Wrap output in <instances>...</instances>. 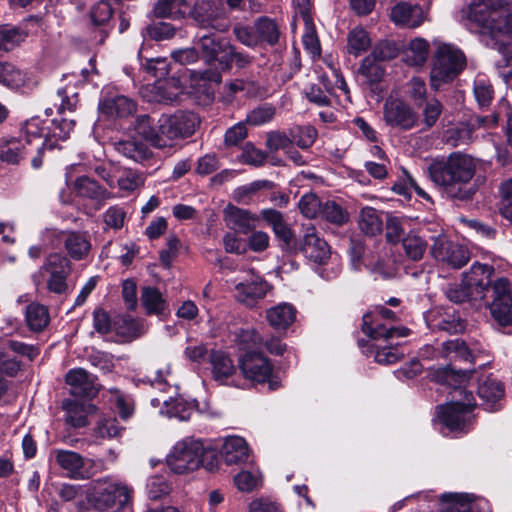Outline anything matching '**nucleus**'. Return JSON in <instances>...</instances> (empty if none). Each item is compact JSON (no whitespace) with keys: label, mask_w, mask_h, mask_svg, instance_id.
Returning a JSON list of instances; mask_svg holds the SVG:
<instances>
[{"label":"nucleus","mask_w":512,"mask_h":512,"mask_svg":"<svg viewBox=\"0 0 512 512\" xmlns=\"http://www.w3.org/2000/svg\"><path fill=\"white\" fill-rule=\"evenodd\" d=\"M405 257L411 261H420L428 247V243L417 231H409L401 242Z\"/></svg>","instance_id":"obj_34"},{"label":"nucleus","mask_w":512,"mask_h":512,"mask_svg":"<svg viewBox=\"0 0 512 512\" xmlns=\"http://www.w3.org/2000/svg\"><path fill=\"white\" fill-rule=\"evenodd\" d=\"M371 45L369 33L361 26H357L349 31L347 35V52L354 56H359L365 52Z\"/></svg>","instance_id":"obj_42"},{"label":"nucleus","mask_w":512,"mask_h":512,"mask_svg":"<svg viewBox=\"0 0 512 512\" xmlns=\"http://www.w3.org/2000/svg\"><path fill=\"white\" fill-rule=\"evenodd\" d=\"M373 314L366 313L363 316L362 331L369 338L373 340H390L393 338L406 337L409 335L410 330L406 327H386L385 325H377L373 327Z\"/></svg>","instance_id":"obj_26"},{"label":"nucleus","mask_w":512,"mask_h":512,"mask_svg":"<svg viewBox=\"0 0 512 512\" xmlns=\"http://www.w3.org/2000/svg\"><path fill=\"white\" fill-rule=\"evenodd\" d=\"M300 212L307 218H315L320 215L322 202L314 193L303 195L298 203Z\"/></svg>","instance_id":"obj_56"},{"label":"nucleus","mask_w":512,"mask_h":512,"mask_svg":"<svg viewBox=\"0 0 512 512\" xmlns=\"http://www.w3.org/2000/svg\"><path fill=\"white\" fill-rule=\"evenodd\" d=\"M66 411V422L75 428L88 424V416L96 412V407L91 403L80 401H66L63 406Z\"/></svg>","instance_id":"obj_30"},{"label":"nucleus","mask_w":512,"mask_h":512,"mask_svg":"<svg viewBox=\"0 0 512 512\" xmlns=\"http://www.w3.org/2000/svg\"><path fill=\"white\" fill-rule=\"evenodd\" d=\"M74 190L79 196L94 200L106 199L109 195L105 188L87 176H81L75 180Z\"/></svg>","instance_id":"obj_38"},{"label":"nucleus","mask_w":512,"mask_h":512,"mask_svg":"<svg viewBox=\"0 0 512 512\" xmlns=\"http://www.w3.org/2000/svg\"><path fill=\"white\" fill-rule=\"evenodd\" d=\"M226 226L235 233L248 234L253 231L259 217L248 210L229 204L223 211Z\"/></svg>","instance_id":"obj_21"},{"label":"nucleus","mask_w":512,"mask_h":512,"mask_svg":"<svg viewBox=\"0 0 512 512\" xmlns=\"http://www.w3.org/2000/svg\"><path fill=\"white\" fill-rule=\"evenodd\" d=\"M158 123L161 137L167 147H171L173 141L192 136L200 127L201 119L195 112L179 110L170 115H162Z\"/></svg>","instance_id":"obj_10"},{"label":"nucleus","mask_w":512,"mask_h":512,"mask_svg":"<svg viewBox=\"0 0 512 512\" xmlns=\"http://www.w3.org/2000/svg\"><path fill=\"white\" fill-rule=\"evenodd\" d=\"M501 117L506 118L505 135L508 145L512 148V108L506 100L499 102L497 110L492 113V124H497Z\"/></svg>","instance_id":"obj_53"},{"label":"nucleus","mask_w":512,"mask_h":512,"mask_svg":"<svg viewBox=\"0 0 512 512\" xmlns=\"http://www.w3.org/2000/svg\"><path fill=\"white\" fill-rule=\"evenodd\" d=\"M451 501L448 502L442 512H477L473 508V504L468 499V496L464 495H451Z\"/></svg>","instance_id":"obj_64"},{"label":"nucleus","mask_w":512,"mask_h":512,"mask_svg":"<svg viewBox=\"0 0 512 512\" xmlns=\"http://www.w3.org/2000/svg\"><path fill=\"white\" fill-rule=\"evenodd\" d=\"M319 216L337 226L346 224L350 218L348 211L335 201L322 203Z\"/></svg>","instance_id":"obj_44"},{"label":"nucleus","mask_w":512,"mask_h":512,"mask_svg":"<svg viewBox=\"0 0 512 512\" xmlns=\"http://www.w3.org/2000/svg\"><path fill=\"white\" fill-rule=\"evenodd\" d=\"M492 271L493 269L489 265L473 264L470 274L466 275L462 282L450 285L447 288V298L454 303L485 299Z\"/></svg>","instance_id":"obj_6"},{"label":"nucleus","mask_w":512,"mask_h":512,"mask_svg":"<svg viewBox=\"0 0 512 512\" xmlns=\"http://www.w3.org/2000/svg\"><path fill=\"white\" fill-rule=\"evenodd\" d=\"M359 73L363 75L370 83H378L384 75V69L379 61L368 55L362 60L359 67Z\"/></svg>","instance_id":"obj_51"},{"label":"nucleus","mask_w":512,"mask_h":512,"mask_svg":"<svg viewBox=\"0 0 512 512\" xmlns=\"http://www.w3.org/2000/svg\"><path fill=\"white\" fill-rule=\"evenodd\" d=\"M190 11L186 0H157L154 14L158 18H179Z\"/></svg>","instance_id":"obj_36"},{"label":"nucleus","mask_w":512,"mask_h":512,"mask_svg":"<svg viewBox=\"0 0 512 512\" xmlns=\"http://www.w3.org/2000/svg\"><path fill=\"white\" fill-rule=\"evenodd\" d=\"M407 94L414 105L421 108L427 100L425 81L419 77H413L410 79L407 83Z\"/></svg>","instance_id":"obj_52"},{"label":"nucleus","mask_w":512,"mask_h":512,"mask_svg":"<svg viewBox=\"0 0 512 512\" xmlns=\"http://www.w3.org/2000/svg\"><path fill=\"white\" fill-rule=\"evenodd\" d=\"M25 318L27 326L34 332L43 331L50 322L49 310L40 303H30L26 307Z\"/></svg>","instance_id":"obj_35"},{"label":"nucleus","mask_w":512,"mask_h":512,"mask_svg":"<svg viewBox=\"0 0 512 512\" xmlns=\"http://www.w3.org/2000/svg\"><path fill=\"white\" fill-rule=\"evenodd\" d=\"M430 253L437 262L454 269L465 266L470 259V253L464 246L450 241L444 234L434 238Z\"/></svg>","instance_id":"obj_15"},{"label":"nucleus","mask_w":512,"mask_h":512,"mask_svg":"<svg viewBox=\"0 0 512 512\" xmlns=\"http://www.w3.org/2000/svg\"><path fill=\"white\" fill-rule=\"evenodd\" d=\"M126 211L120 206H111L103 214V221L109 228L119 230L124 226Z\"/></svg>","instance_id":"obj_60"},{"label":"nucleus","mask_w":512,"mask_h":512,"mask_svg":"<svg viewBox=\"0 0 512 512\" xmlns=\"http://www.w3.org/2000/svg\"><path fill=\"white\" fill-rule=\"evenodd\" d=\"M293 254L301 253L310 261L323 264L330 257V248L327 242L321 238L314 226L305 228L303 237L297 241Z\"/></svg>","instance_id":"obj_16"},{"label":"nucleus","mask_w":512,"mask_h":512,"mask_svg":"<svg viewBox=\"0 0 512 512\" xmlns=\"http://www.w3.org/2000/svg\"><path fill=\"white\" fill-rule=\"evenodd\" d=\"M148 36L156 41L171 39L176 33V28L170 23L158 22L147 27Z\"/></svg>","instance_id":"obj_63"},{"label":"nucleus","mask_w":512,"mask_h":512,"mask_svg":"<svg viewBox=\"0 0 512 512\" xmlns=\"http://www.w3.org/2000/svg\"><path fill=\"white\" fill-rule=\"evenodd\" d=\"M429 43L424 38L412 40L406 51L404 60L409 66H422L428 59Z\"/></svg>","instance_id":"obj_39"},{"label":"nucleus","mask_w":512,"mask_h":512,"mask_svg":"<svg viewBox=\"0 0 512 512\" xmlns=\"http://www.w3.org/2000/svg\"><path fill=\"white\" fill-rule=\"evenodd\" d=\"M478 396L487 410H496L498 402L504 397V386L491 376L479 383Z\"/></svg>","instance_id":"obj_29"},{"label":"nucleus","mask_w":512,"mask_h":512,"mask_svg":"<svg viewBox=\"0 0 512 512\" xmlns=\"http://www.w3.org/2000/svg\"><path fill=\"white\" fill-rule=\"evenodd\" d=\"M239 369L245 379L253 383H268L270 390L281 386L279 379L273 375V364L264 354L248 351L239 358Z\"/></svg>","instance_id":"obj_12"},{"label":"nucleus","mask_w":512,"mask_h":512,"mask_svg":"<svg viewBox=\"0 0 512 512\" xmlns=\"http://www.w3.org/2000/svg\"><path fill=\"white\" fill-rule=\"evenodd\" d=\"M210 362L212 373L217 381L224 382L235 372V366L230 357L222 351L211 353Z\"/></svg>","instance_id":"obj_37"},{"label":"nucleus","mask_w":512,"mask_h":512,"mask_svg":"<svg viewBox=\"0 0 512 512\" xmlns=\"http://www.w3.org/2000/svg\"><path fill=\"white\" fill-rule=\"evenodd\" d=\"M434 329L445 331L449 334H456L464 331L465 324L459 316L450 313H444L433 320Z\"/></svg>","instance_id":"obj_49"},{"label":"nucleus","mask_w":512,"mask_h":512,"mask_svg":"<svg viewBox=\"0 0 512 512\" xmlns=\"http://www.w3.org/2000/svg\"><path fill=\"white\" fill-rule=\"evenodd\" d=\"M121 430L116 418L104 417L98 420L94 434L98 438H113L119 436Z\"/></svg>","instance_id":"obj_58"},{"label":"nucleus","mask_w":512,"mask_h":512,"mask_svg":"<svg viewBox=\"0 0 512 512\" xmlns=\"http://www.w3.org/2000/svg\"><path fill=\"white\" fill-rule=\"evenodd\" d=\"M276 114V108L272 104H262L249 111L245 123L251 126H260L271 122Z\"/></svg>","instance_id":"obj_46"},{"label":"nucleus","mask_w":512,"mask_h":512,"mask_svg":"<svg viewBox=\"0 0 512 512\" xmlns=\"http://www.w3.org/2000/svg\"><path fill=\"white\" fill-rule=\"evenodd\" d=\"M398 53L399 49L395 42L384 40L377 43L369 55L382 62L396 58Z\"/></svg>","instance_id":"obj_57"},{"label":"nucleus","mask_w":512,"mask_h":512,"mask_svg":"<svg viewBox=\"0 0 512 512\" xmlns=\"http://www.w3.org/2000/svg\"><path fill=\"white\" fill-rule=\"evenodd\" d=\"M391 20L398 26L417 28L425 20V14L421 6L407 2L397 3L391 10Z\"/></svg>","instance_id":"obj_23"},{"label":"nucleus","mask_w":512,"mask_h":512,"mask_svg":"<svg viewBox=\"0 0 512 512\" xmlns=\"http://www.w3.org/2000/svg\"><path fill=\"white\" fill-rule=\"evenodd\" d=\"M471 369H453L450 366L437 369L433 379L454 388L461 398L452 397V401L438 407L441 422L451 431H461L466 426L468 414L476 406L472 393L467 392L462 385L471 377Z\"/></svg>","instance_id":"obj_3"},{"label":"nucleus","mask_w":512,"mask_h":512,"mask_svg":"<svg viewBox=\"0 0 512 512\" xmlns=\"http://www.w3.org/2000/svg\"><path fill=\"white\" fill-rule=\"evenodd\" d=\"M210 8V3L203 1L197 3L192 11L193 19L202 30L196 35V44L202 59L209 65L217 63L222 70L224 63H227V53L231 51V42L207 30L211 28L217 32H225L228 25L220 20Z\"/></svg>","instance_id":"obj_4"},{"label":"nucleus","mask_w":512,"mask_h":512,"mask_svg":"<svg viewBox=\"0 0 512 512\" xmlns=\"http://www.w3.org/2000/svg\"><path fill=\"white\" fill-rule=\"evenodd\" d=\"M134 129L141 137L149 141L152 146L159 149L167 147L163 137H161V131L153 128V120L149 115L137 116L134 122Z\"/></svg>","instance_id":"obj_33"},{"label":"nucleus","mask_w":512,"mask_h":512,"mask_svg":"<svg viewBox=\"0 0 512 512\" xmlns=\"http://www.w3.org/2000/svg\"><path fill=\"white\" fill-rule=\"evenodd\" d=\"M492 85L484 79H478L474 85V96L478 105L482 108L488 107L493 99Z\"/></svg>","instance_id":"obj_62"},{"label":"nucleus","mask_w":512,"mask_h":512,"mask_svg":"<svg viewBox=\"0 0 512 512\" xmlns=\"http://www.w3.org/2000/svg\"><path fill=\"white\" fill-rule=\"evenodd\" d=\"M267 153L258 149L252 142H246L242 147L240 162L254 167L262 166L266 159Z\"/></svg>","instance_id":"obj_50"},{"label":"nucleus","mask_w":512,"mask_h":512,"mask_svg":"<svg viewBox=\"0 0 512 512\" xmlns=\"http://www.w3.org/2000/svg\"><path fill=\"white\" fill-rule=\"evenodd\" d=\"M132 490L125 484L108 480L98 481L94 487L91 502L99 510L123 507L131 498Z\"/></svg>","instance_id":"obj_13"},{"label":"nucleus","mask_w":512,"mask_h":512,"mask_svg":"<svg viewBox=\"0 0 512 512\" xmlns=\"http://www.w3.org/2000/svg\"><path fill=\"white\" fill-rule=\"evenodd\" d=\"M141 303L149 315L161 314L166 309V301L160 291L154 287H144L142 289Z\"/></svg>","instance_id":"obj_43"},{"label":"nucleus","mask_w":512,"mask_h":512,"mask_svg":"<svg viewBox=\"0 0 512 512\" xmlns=\"http://www.w3.org/2000/svg\"><path fill=\"white\" fill-rule=\"evenodd\" d=\"M468 19L478 28L482 41L503 55L497 61V66L512 67V55L506 53V46L512 40V3L505 0H472Z\"/></svg>","instance_id":"obj_1"},{"label":"nucleus","mask_w":512,"mask_h":512,"mask_svg":"<svg viewBox=\"0 0 512 512\" xmlns=\"http://www.w3.org/2000/svg\"><path fill=\"white\" fill-rule=\"evenodd\" d=\"M222 456L228 465L244 463L249 458V449L242 437L228 438L222 447Z\"/></svg>","instance_id":"obj_32"},{"label":"nucleus","mask_w":512,"mask_h":512,"mask_svg":"<svg viewBox=\"0 0 512 512\" xmlns=\"http://www.w3.org/2000/svg\"><path fill=\"white\" fill-rule=\"evenodd\" d=\"M153 97L151 101L171 104L178 100L182 88L180 81L174 77L157 79L150 88Z\"/></svg>","instance_id":"obj_25"},{"label":"nucleus","mask_w":512,"mask_h":512,"mask_svg":"<svg viewBox=\"0 0 512 512\" xmlns=\"http://www.w3.org/2000/svg\"><path fill=\"white\" fill-rule=\"evenodd\" d=\"M265 145L270 152L286 151L292 145L290 133L286 134L279 130L269 131L266 133Z\"/></svg>","instance_id":"obj_54"},{"label":"nucleus","mask_w":512,"mask_h":512,"mask_svg":"<svg viewBox=\"0 0 512 512\" xmlns=\"http://www.w3.org/2000/svg\"><path fill=\"white\" fill-rule=\"evenodd\" d=\"M491 300L488 308L492 318L501 326L512 325V288L507 278L490 280L486 289V298Z\"/></svg>","instance_id":"obj_11"},{"label":"nucleus","mask_w":512,"mask_h":512,"mask_svg":"<svg viewBox=\"0 0 512 512\" xmlns=\"http://www.w3.org/2000/svg\"><path fill=\"white\" fill-rule=\"evenodd\" d=\"M476 172L472 157L453 152L433 160L427 168L428 177L450 199L469 200L476 189L469 186Z\"/></svg>","instance_id":"obj_2"},{"label":"nucleus","mask_w":512,"mask_h":512,"mask_svg":"<svg viewBox=\"0 0 512 512\" xmlns=\"http://www.w3.org/2000/svg\"><path fill=\"white\" fill-rule=\"evenodd\" d=\"M233 34L240 43L247 47L254 48L259 44L255 24L253 26L237 24L233 28Z\"/></svg>","instance_id":"obj_59"},{"label":"nucleus","mask_w":512,"mask_h":512,"mask_svg":"<svg viewBox=\"0 0 512 512\" xmlns=\"http://www.w3.org/2000/svg\"><path fill=\"white\" fill-rule=\"evenodd\" d=\"M358 226L364 234L375 236L382 232L383 223L376 209L364 207L360 211Z\"/></svg>","instance_id":"obj_41"},{"label":"nucleus","mask_w":512,"mask_h":512,"mask_svg":"<svg viewBox=\"0 0 512 512\" xmlns=\"http://www.w3.org/2000/svg\"><path fill=\"white\" fill-rule=\"evenodd\" d=\"M255 30L257 31L258 41L269 45H275L280 38V29L278 24L271 18L263 16L255 21Z\"/></svg>","instance_id":"obj_40"},{"label":"nucleus","mask_w":512,"mask_h":512,"mask_svg":"<svg viewBox=\"0 0 512 512\" xmlns=\"http://www.w3.org/2000/svg\"><path fill=\"white\" fill-rule=\"evenodd\" d=\"M466 57L457 47L439 43L433 56L431 68V86L439 89L443 83L455 79L465 68Z\"/></svg>","instance_id":"obj_7"},{"label":"nucleus","mask_w":512,"mask_h":512,"mask_svg":"<svg viewBox=\"0 0 512 512\" xmlns=\"http://www.w3.org/2000/svg\"><path fill=\"white\" fill-rule=\"evenodd\" d=\"M269 289V284L261 276L250 272L235 285V298L238 302L252 308L266 296Z\"/></svg>","instance_id":"obj_19"},{"label":"nucleus","mask_w":512,"mask_h":512,"mask_svg":"<svg viewBox=\"0 0 512 512\" xmlns=\"http://www.w3.org/2000/svg\"><path fill=\"white\" fill-rule=\"evenodd\" d=\"M112 145L118 153L138 163L150 159L153 155L144 142L135 138L117 140Z\"/></svg>","instance_id":"obj_27"},{"label":"nucleus","mask_w":512,"mask_h":512,"mask_svg":"<svg viewBox=\"0 0 512 512\" xmlns=\"http://www.w3.org/2000/svg\"><path fill=\"white\" fill-rule=\"evenodd\" d=\"M65 379L71 394L76 397L92 398L98 392L96 378L83 368L70 370Z\"/></svg>","instance_id":"obj_22"},{"label":"nucleus","mask_w":512,"mask_h":512,"mask_svg":"<svg viewBox=\"0 0 512 512\" xmlns=\"http://www.w3.org/2000/svg\"><path fill=\"white\" fill-rule=\"evenodd\" d=\"M99 110L109 118H124L136 111V104L123 95H107L100 101Z\"/></svg>","instance_id":"obj_24"},{"label":"nucleus","mask_w":512,"mask_h":512,"mask_svg":"<svg viewBox=\"0 0 512 512\" xmlns=\"http://www.w3.org/2000/svg\"><path fill=\"white\" fill-rule=\"evenodd\" d=\"M440 353L443 358L449 359L451 361H463L464 363L470 365V367H465L464 369L474 370L473 366L484 355L485 350L478 344L468 346L465 341L457 338L443 342L441 344ZM448 366L455 369V367H453L451 364L447 365L446 367ZM459 369L460 368H458V370ZM473 373L474 371H472L471 375Z\"/></svg>","instance_id":"obj_17"},{"label":"nucleus","mask_w":512,"mask_h":512,"mask_svg":"<svg viewBox=\"0 0 512 512\" xmlns=\"http://www.w3.org/2000/svg\"><path fill=\"white\" fill-rule=\"evenodd\" d=\"M57 465L72 479H89L93 476V461L77 452L57 449L53 452Z\"/></svg>","instance_id":"obj_18"},{"label":"nucleus","mask_w":512,"mask_h":512,"mask_svg":"<svg viewBox=\"0 0 512 512\" xmlns=\"http://www.w3.org/2000/svg\"><path fill=\"white\" fill-rule=\"evenodd\" d=\"M268 323L277 331L286 330L296 319V309L288 303L278 304L266 312Z\"/></svg>","instance_id":"obj_31"},{"label":"nucleus","mask_w":512,"mask_h":512,"mask_svg":"<svg viewBox=\"0 0 512 512\" xmlns=\"http://www.w3.org/2000/svg\"><path fill=\"white\" fill-rule=\"evenodd\" d=\"M29 84L26 71L12 62L0 60V85L11 90H18Z\"/></svg>","instance_id":"obj_28"},{"label":"nucleus","mask_w":512,"mask_h":512,"mask_svg":"<svg viewBox=\"0 0 512 512\" xmlns=\"http://www.w3.org/2000/svg\"><path fill=\"white\" fill-rule=\"evenodd\" d=\"M383 120L393 129L409 131L417 127L419 116L404 100L389 97L383 105Z\"/></svg>","instance_id":"obj_14"},{"label":"nucleus","mask_w":512,"mask_h":512,"mask_svg":"<svg viewBox=\"0 0 512 512\" xmlns=\"http://www.w3.org/2000/svg\"><path fill=\"white\" fill-rule=\"evenodd\" d=\"M25 39V34L18 27L11 25L0 26V51L9 52Z\"/></svg>","instance_id":"obj_45"},{"label":"nucleus","mask_w":512,"mask_h":512,"mask_svg":"<svg viewBox=\"0 0 512 512\" xmlns=\"http://www.w3.org/2000/svg\"><path fill=\"white\" fill-rule=\"evenodd\" d=\"M59 237L70 260L81 261L89 256L92 243L88 232L67 230L62 231Z\"/></svg>","instance_id":"obj_20"},{"label":"nucleus","mask_w":512,"mask_h":512,"mask_svg":"<svg viewBox=\"0 0 512 512\" xmlns=\"http://www.w3.org/2000/svg\"><path fill=\"white\" fill-rule=\"evenodd\" d=\"M213 456L206 452L202 442L193 438L178 441L168 454L166 463L175 474H188L197 470L204 457Z\"/></svg>","instance_id":"obj_8"},{"label":"nucleus","mask_w":512,"mask_h":512,"mask_svg":"<svg viewBox=\"0 0 512 512\" xmlns=\"http://www.w3.org/2000/svg\"><path fill=\"white\" fill-rule=\"evenodd\" d=\"M115 332L127 339H133L142 334V325L130 315H124L113 323Z\"/></svg>","instance_id":"obj_47"},{"label":"nucleus","mask_w":512,"mask_h":512,"mask_svg":"<svg viewBox=\"0 0 512 512\" xmlns=\"http://www.w3.org/2000/svg\"><path fill=\"white\" fill-rule=\"evenodd\" d=\"M46 145L45 135L36 123H27L23 138L3 139L0 142V160L8 164H19L28 154L33 156V168L42 166V152Z\"/></svg>","instance_id":"obj_5"},{"label":"nucleus","mask_w":512,"mask_h":512,"mask_svg":"<svg viewBox=\"0 0 512 512\" xmlns=\"http://www.w3.org/2000/svg\"><path fill=\"white\" fill-rule=\"evenodd\" d=\"M245 121H240L226 130L224 135V145L226 147L237 146L248 134Z\"/></svg>","instance_id":"obj_61"},{"label":"nucleus","mask_w":512,"mask_h":512,"mask_svg":"<svg viewBox=\"0 0 512 512\" xmlns=\"http://www.w3.org/2000/svg\"><path fill=\"white\" fill-rule=\"evenodd\" d=\"M422 107L423 124L426 129H430L436 124L440 117L443 105L436 98H432L430 100H426Z\"/></svg>","instance_id":"obj_55"},{"label":"nucleus","mask_w":512,"mask_h":512,"mask_svg":"<svg viewBox=\"0 0 512 512\" xmlns=\"http://www.w3.org/2000/svg\"><path fill=\"white\" fill-rule=\"evenodd\" d=\"M73 270L71 260L62 253L53 252L45 257L39 270L34 273V282L46 276V288L50 293L65 295L69 291L68 278Z\"/></svg>","instance_id":"obj_9"},{"label":"nucleus","mask_w":512,"mask_h":512,"mask_svg":"<svg viewBox=\"0 0 512 512\" xmlns=\"http://www.w3.org/2000/svg\"><path fill=\"white\" fill-rule=\"evenodd\" d=\"M292 143L294 142L301 149H309L316 141L317 130L311 126H296L290 129Z\"/></svg>","instance_id":"obj_48"}]
</instances>
